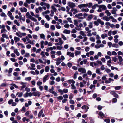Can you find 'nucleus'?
Returning a JSON list of instances; mask_svg holds the SVG:
<instances>
[{
    "mask_svg": "<svg viewBox=\"0 0 123 123\" xmlns=\"http://www.w3.org/2000/svg\"><path fill=\"white\" fill-rule=\"evenodd\" d=\"M50 69L49 67L48 66H46L45 68V70L46 72H48Z\"/></svg>",
    "mask_w": 123,
    "mask_h": 123,
    "instance_id": "nucleus-36",
    "label": "nucleus"
},
{
    "mask_svg": "<svg viewBox=\"0 0 123 123\" xmlns=\"http://www.w3.org/2000/svg\"><path fill=\"white\" fill-rule=\"evenodd\" d=\"M21 12H26L27 11V9L25 7H23V8H21L20 9Z\"/></svg>",
    "mask_w": 123,
    "mask_h": 123,
    "instance_id": "nucleus-20",
    "label": "nucleus"
},
{
    "mask_svg": "<svg viewBox=\"0 0 123 123\" xmlns=\"http://www.w3.org/2000/svg\"><path fill=\"white\" fill-rule=\"evenodd\" d=\"M78 71L81 73L84 74L86 73V69L83 67H80L78 69Z\"/></svg>",
    "mask_w": 123,
    "mask_h": 123,
    "instance_id": "nucleus-4",
    "label": "nucleus"
},
{
    "mask_svg": "<svg viewBox=\"0 0 123 123\" xmlns=\"http://www.w3.org/2000/svg\"><path fill=\"white\" fill-rule=\"evenodd\" d=\"M117 11L115 7H114L112 9V10L111 11V13L113 14H115L116 13V11Z\"/></svg>",
    "mask_w": 123,
    "mask_h": 123,
    "instance_id": "nucleus-19",
    "label": "nucleus"
},
{
    "mask_svg": "<svg viewBox=\"0 0 123 123\" xmlns=\"http://www.w3.org/2000/svg\"><path fill=\"white\" fill-rule=\"evenodd\" d=\"M100 8L102 9L103 10H106L107 9L106 6L105 5H100Z\"/></svg>",
    "mask_w": 123,
    "mask_h": 123,
    "instance_id": "nucleus-12",
    "label": "nucleus"
},
{
    "mask_svg": "<svg viewBox=\"0 0 123 123\" xmlns=\"http://www.w3.org/2000/svg\"><path fill=\"white\" fill-rule=\"evenodd\" d=\"M70 30L65 29L63 31V33L67 34H69L70 33Z\"/></svg>",
    "mask_w": 123,
    "mask_h": 123,
    "instance_id": "nucleus-17",
    "label": "nucleus"
},
{
    "mask_svg": "<svg viewBox=\"0 0 123 123\" xmlns=\"http://www.w3.org/2000/svg\"><path fill=\"white\" fill-rule=\"evenodd\" d=\"M82 16L83 14L82 13H79L75 15V16L80 19H82L83 18Z\"/></svg>",
    "mask_w": 123,
    "mask_h": 123,
    "instance_id": "nucleus-9",
    "label": "nucleus"
},
{
    "mask_svg": "<svg viewBox=\"0 0 123 123\" xmlns=\"http://www.w3.org/2000/svg\"><path fill=\"white\" fill-rule=\"evenodd\" d=\"M40 43L41 48L42 49H43L44 47L43 44L44 43V44L45 45H46L48 44V42L47 41H45V42H44L42 40L41 41Z\"/></svg>",
    "mask_w": 123,
    "mask_h": 123,
    "instance_id": "nucleus-2",
    "label": "nucleus"
},
{
    "mask_svg": "<svg viewBox=\"0 0 123 123\" xmlns=\"http://www.w3.org/2000/svg\"><path fill=\"white\" fill-rule=\"evenodd\" d=\"M118 31L117 30L114 31H112V33L113 35H114L117 33Z\"/></svg>",
    "mask_w": 123,
    "mask_h": 123,
    "instance_id": "nucleus-53",
    "label": "nucleus"
},
{
    "mask_svg": "<svg viewBox=\"0 0 123 123\" xmlns=\"http://www.w3.org/2000/svg\"><path fill=\"white\" fill-rule=\"evenodd\" d=\"M94 23L96 26L99 25V23L102 25H104V21L101 20L99 18L97 19V21H94Z\"/></svg>",
    "mask_w": 123,
    "mask_h": 123,
    "instance_id": "nucleus-1",
    "label": "nucleus"
},
{
    "mask_svg": "<svg viewBox=\"0 0 123 123\" xmlns=\"http://www.w3.org/2000/svg\"><path fill=\"white\" fill-rule=\"evenodd\" d=\"M95 72L99 75H101L103 74L102 72H101L99 68H97Z\"/></svg>",
    "mask_w": 123,
    "mask_h": 123,
    "instance_id": "nucleus-13",
    "label": "nucleus"
},
{
    "mask_svg": "<svg viewBox=\"0 0 123 123\" xmlns=\"http://www.w3.org/2000/svg\"><path fill=\"white\" fill-rule=\"evenodd\" d=\"M50 12L49 10H47L44 12H42V14L43 16H45V15H46V14H49Z\"/></svg>",
    "mask_w": 123,
    "mask_h": 123,
    "instance_id": "nucleus-10",
    "label": "nucleus"
},
{
    "mask_svg": "<svg viewBox=\"0 0 123 123\" xmlns=\"http://www.w3.org/2000/svg\"><path fill=\"white\" fill-rule=\"evenodd\" d=\"M32 37L34 39L37 40L38 39V36L36 35L33 34L32 35Z\"/></svg>",
    "mask_w": 123,
    "mask_h": 123,
    "instance_id": "nucleus-37",
    "label": "nucleus"
},
{
    "mask_svg": "<svg viewBox=\"0 0 123 123\" xmlns=\"http://www.w3.org/2000/svg\"><path fill=\"white\" fill-rule=\"evenodd\" d=\"M73 97V95L72 93H71L70 94L69 96V98L70 100L72 99Z\"/></svg>",
    "mask_w": 123,
    "mask_h": 123,
    "instance_id": "nucleus-50",
    "label": "nucleus"
},
{
    "mask_svg": "<svg viewBox=\"0 0 123 123\" xmlns=\"http://www.w3.org/2000/svg\"><path fill=\"white\" fill-rule=\"evenodd\" d=\"M58 99L60 100H62L63 99V97L62 96H60L57 97Z\"/></svg>",
    "mask_w": 123,
    "mask_h": 123,
    "instance_id": "nucleus-43",
    "label": "nucleus"
},
{
    "mask_svg": "<svg viewBox=\"0 0 123 123\" xmlns=\"http://www.w3.org/2000/svg\"><path fill=\"white\" fill-rule=\"evenodd\" d=\"M89 28H91L93 27V24L92 22H90L89 23V24L88 25Z\"/></svg>",
    "mask_w": 123,
    "mask_h": 123,
    "instance_id": "nucleus-35",
    "label": "nucleus"
},
{
    "mask_svg": "<svg viewBox=\"0 0 123 123\" xmlns=\"http://www.w3.org/2000/svg\"><path fill=\"white\" fill-rule=\"evenodd\" d=\"M14 53H15L17 56H19L20 55V53L18 51V50L17 49H16L14 50Z\"/></svg>",
    "mask_w": 123,
    "mask_h": 123,
    "instance_id": "nucleus-22",
    "label": "nucleus"
},
{
    "mask_svg": "<svg viewBox=\"0 0 123 123\" xmlns=\"http://www.w3.org/2000/svg\"><path fill=\"white\" fill-rule=\"evenodd\" d=\"M31 78L30 77H26L25 78V80L26 81H30L31 80Z\"/></svg>",
    "mask_w": 123,
    "mask_h": 123,
    "instance_id": "nucleus-48",
    "label": "nucleus"
},
{
    "mask_svg": "<svg viewBox=\"0 0 123 123\" xmlns=\"http://www.w3.org/2000/svg\"><path fill=\"white\" fill-rule=\"evenodd\" d=\"M61 37L64 40H67L66 38L64 35L63 34L62 35Z\"/></svg>",
    "mask_w": 123,
    "mask_h": 123,
    "instance_id": "nucleus-56",
    "label": "nucleus"
},
{
    "mask_svg": "<svg viewBox=\"0 0 123 123\" xmlns=\"http://www.w3.org/2000/svg\"><path fill=\"white\" fill-rule=\"evenodd\" d=\"M45 6H46L47 8L48 9H49L50 8V5L49 4L46 3V4H45Z\"/></svg>",
    "mask_w": 123,
    "mask_h": 123,
    "instance_id": "nucleus-59",
    "label": "nucleus"
},
{
    "mask_svg": "<svg viewBox=\"0 0 123 123\" xmlns=\"http://www.w3.org/2000/svg\"><path fill=\"white\" fill-rule=\"evenodd\" d=\"M78 7L80 9H81L82 7H84V4L79 5L78 6Z\"/></svg>",
    "mask_w": 123,
    "mask_h": 123,
    "instance_id": "nucleus-42",
    "label": "nucleus"
},
{
    "mask_svg": "<svg viewBox=\"0 0 123 123\" xmlns=\"http://www.w3.org/2000/svg\"><path fill=\"white\" fill-rule=\"evenodd\" d=\"M14 39L15 42L17 43V42L19 41L20 40V39L17 37H14Z\"/></svg>",
    "mask_w": 123,
    "mask_h": 123,
    "instance_id": "nucleus-25",
    "label": "nucleus"
},
{
    "mask_svg": "<svg viewBox=\"0 0 123 123\" xmlns=\"http://www.w3.org/2000/svg\"><path fill=\"white\" fill-rule=\"evenodd\" d=\"M107 34H102L101 35V37L103 39H104L105 37H107Z\"/></svg>",
    "mask_w": 123,
    "mask_h": 123,
    "instance_id": "nucleus-30",
    "label": "nucleus"
},
{
    "mask_svg": "<svg viewBox=\"0 0 123 123\" xmlns=\"http://www.w3.org/2000/svg\"><path fill=\"white\" fill-rule=\"evenodd\" d=\"M81 52L79 51H75L74 52V53L75 56H77V55L81 53Z\"/></svg>",
    "mask_w": 123,
    "mask_h": 123,
    "instance_id": "nucleus-26",
    "label": "nucleus"
},
{
    "mask_svg": "<svg viewBox=\"0 0 123 123\" xmlns=\"http://www.w3.org/2000/svg\"><path fill=\"white\" fill-rule=\"evenodd\" d=\"M71 89H76V87L75 86L74 84L71 85Z\"/></svg>",
    "mask_w": 123,
    "mask_h": 123,
    "instance_id": "nucleus-54",
    "label": "nucleus"
},
{
    "mask_svg": "<svg viewBox=\"0 0 123 123\" xmlns=\"http://www.w3.org/2000/svg\"><path fill=\"white\" fill-rule=\"evenodd\" d=\"M23 95V93L22 92H18L16 94V95L17 96L18 95V97H20L22 96Z\"/></svg>",
    "mask_w": 123,
    "mask_h": 123,
    "instance_id": "nucleus-24",
    "label": "nucleus"
},
{
    "mask_svg": "<svg viewBox=\"0 0 123 123\" xmlns=\"http://www.w3.org/2000/svg\"><path fill=\"white\" fill-rule=\"evenodd\" d=\"M74 24L77 27H79L78 23L79 21L76 20H74Z\"/></svg>",
    "mask_w": 123,
    "mask_h": 123,
    "instance_id": "nucleus-33",
    "label": "nucleus"
},
{
    "mask_svg": "<svg viewBox=\"0 0 123 123\" xmlns=\"http://www.w3.org/2000/svg\"><path fill=\"white\" fill-rule=\"evenodd\" d=\"M80 34L83 36H86V35L85 34L84 32L83 31H80Z\"/></svg>",
    "mask_w": 123,
    "mask_h": 123,
    "instance_id": "nucleus-44",
    "label": "nucleus"
},
{
    "mask_svg": "<svg viewBox=\"0 0 123 123\" xmlns=\"http://www.w3.org/2000/svg\"><path fill=\"white\" fill-rule=\"evenodd\" d=\"M54 14V12L53 10H51V13L50 14V16L51 17L53 16Z\"/></svg>",
    "mask_w": 123,
    "mask_h": 123,
    "instance_id": "nucleus-51",
    "label": "nucleus"
},
{
    "mask_svg": "<svg viewBox=\"0 0 123 123\" xmlns=\"http://www.w3.org/2000/svg\"><path fill=\"white\" fill-rule=\"evenodd\" d=\"M81 11L82 12H87L89 11V9L88 8H83L81 9Z\"/></svg>",
    "mask_w": 123,
    "mask_h": 123,
    "instance_id": "nucleus-32",
    "label": "nucleus"
},
{
    "mask_svg": "<svg viewBox=\"0 0 123 123\" xmlns=\"http://www.w3.org/2000/svg\"><path fill=\"white\" fill-rule=\"evenodd\" d=\"M50 28L53 30H55V26L53 25H51L50 26Z\"/></svg>",
    "mask_w": 123,
    "mask_h": 123,
    "instance_id": "nucleus-57",
    "label": "nucleus"
},
{
    "mask_svg": "<svg viewBox=\"0 0 123 123\" xmlns=\"http://www.w3.org/2000/svg\"><path fill=\"white\" fill-rule=\"evenodd\" d=\"M28 18H30L31 20L35 22H36L37 21V20L36 19L31 15L29 17H28Z\"/></svg>",
    "mask_w": 123,
    "mask_h": 123,
    "instance_id": "nucleus-14",
    "label": "nucleus"
},
{
    "mask_svg": "<svg viewBox=\"0 0 123 123\" xmlns=\"http://www.w3.org/2000/svg\"><path fill=\"white\" fill-rule=\"evenodd\" d=\"M35 41L34 40H33L32 41L31 40H28V41L27 42V43H29L32 45H34V42H35Z\"/></svg>",
    "mask_w": 123,
    "mask_h": 123,
    "instance_id": "nucleus-16",
    "label": "nucleus"
},
{
    "mask_svg": "<svg viewBox=\"0 0 123 123\" xmlns=\"http://www.w3.org/2000/svg\"><path fill=\"white\" fill-rule=\"evenodd\" d=\"M111 59H110V60L107 61V64L108 66L110 67H111Z\"/></svg>",
    "mask_w": 123,
    "mask_h": 123,
    "instance_id": "nucleus-28",
    "label": "nucleus"
},
{
    "mask_svg": "<svg viewBox=\"0 0 123 123\" xmlns=\"http://www.w3.org/2000/svg\"><path fill=\"white\" fill-rule=\"evenodd\" d=\"M45 16L47 21H49L50 20L51 18L48 15H45Z\"/></svg>",
    "mask_w": 123,
    "mask_h": 123,
    "instance_id": "nucleus-39",
    "label": "nucleus"
},
{
    "mask_svg": "<svg viewBox=\"0 0 123 123\" xmlns=\"http://www.w3.org/2000/svg\"><path fill=\"white\" fill-rule=\"evenodd\" d=\"M55 6L53 4L51 6V8L53 10V11H54L55 12H56L57 11V9L55 7Z\"/></svg>",
    "mask_w": 123,
    "mask_h": 123,
    "instance_id": "nucleus-29",
    "label": "nucleus"
},
{
    "mask_svg": "<svg viewBox=\"0 0 123 123\" xmlns=\"http://www.w3.org/2000/svg\"><path fill=\"white\" fill-rule=\"evenodd\" d=\"M17 44L18 46H20L22 48H24L25 46H24L23 44L20 43H18Z\"/></svg>",
    "mask_w": 123,
    "mask_h": 123,
    "instance_id": "nucleus-40",
    "label": "nucleus"
},
{
    "mask_svg": "<svg viewBox=\"0 0 123 123\" xmlns=\"http://www.w3.org/2000/svg\"><path fill=\"white\" fill-rule=\"evenodd\" d=\"M43 109H42L39 112V114L38 115V117H41V116L42 114V113L43 112Z\"/></svg>",
    "mask_w": 123,
    "mask_h": 123,
    "instance_id": "nucleus-34",
    "label": "nucleus"
},
{
    "mask_svg": "<svg viewBox=\"0 0 123 123\" xmlns=\"http://www.w3.org/2000/svg\"><path fill=\"white\" fill-rule=\"evenodd\" d=\"M57 49L59 50H62L63 48V47L62 46H57Z\"/></svg>",
    "mask_w": 123,
    "mask_h": 123,
    "instance_id": "nucleus-41",
    "label": "nucleus"
},
{
    "mask_svg": "<svg viewBox=\"0 0 123 123\" xmlns=\"http://www.w3.org/2000/svg\"><path fill=\"white\" fill-rule=\"evenodd\" d=\"M67 4L68 6L71 8H74L76 6L75 4L72 2H69Z\"/></svg>",
    "mask_w": 123,
    "mask_h": 123,
    "instance_id": "nucleus-3",
    "label": "nucleus"
},
{
    "mask_svg": "<svg viewBox=\"0 0 123 123\" xmlns=\"http://www.w3.org/2000/svg\"><path fill=\"white\" fill-rule=\"evenodd\" d=\"M67 66L69 68L71 67L72 66V64L70 62L68 63L67 64Z\"/></svg>",
    "mask_w": 123,
    "mask_h": 123,
    "instance_id": "nucleus-62",
    "label": "nucleus"
},
{
    "mask_svg": "<svg viewBox=\"0 0 123 123\" xmlns=\"http://www.w3.org/2000/svg\"><path fill=\"white\" fill-rule=\"evenodd\" d=\"M20 83L22 85V86L20 87V90H22L23 89L25 88L26 86L27 83L26 82H21Z\"/></svg>",
    "mask_w": 123,
    "mask_h": 123,
    "instance_id": "nucleus-5",
    "label": "nucleus"
},
{
    "mask_svg": "<svg viewBox=\"0 0 123 123\" xmlns=\"http://www.w3.org/2000/svg\"><path fill=\"white\" fill-rule=\"evenodd\" d=\"M49 76V75H47L44 77L43 80V81L44 82H45L46 80H48Z\"/></svg>",
    "mask_w": 123,
    "mask_h": 123,
    "instance_id": "nucleus-11",
    "label": "nucleus"
},
{
    "mask_svg": "<svg viewBox=\"0 0 123 123\" xmlns=\"http://www.w3.org/2000/svg\"><path fill=\"white\" fill-rule=\"evenodd\" d=\"M4 32H7V31L5 29H2L1 31V33H3Z\"/></svg>",
    "mask_w": 123,
    "mask_h": 123,
    "instance_id": "nucleus-60",
    "label": "nucleus"
},
{
    "mask_svg": "<svg viewBox=\"0 0 123 123\" xmlns=\"http://www.w3.org/2000/svg\"><path fill=\"white\" fill-rule=\"evenodd\" d=\"M63 92L64 93H67L68 92V90L67 89H64L63 90Z\"/></svg>",
    "mask_w": 123,
    "mask_h": 123,
    "instance_id": "nucleus-61",
    "label": "nucleus"
},
{
    "mask_svg": "<svg viewBox=\"0 0 123 123\" xmlns=\"http://www.w3.org/2000/svg\"><path fill=\"white\" fill-rule=\"evenodd\" d=\"M53 50V48L51 47L49 48H48L46 49V50L47 52H49V51H52Z\"/></svg>",
    "mask_w": 123,
    "mask_h": 123,
    "instance_id": "nucleus-38",
    "label": "nucleus"
},
{
    "mask_svg": "<svg viewBox=\"0 0 123 123\" xmlns=\"http://www.w3.org/2000/svg\"><path fill=\"white\" fill-rule=\"evenodd\" d=\"M32 95V93L31 92H26L23 95L24 97L25 98L28 97V96L31 97Z\"/></svg>",
    "mask_w": 123,
    "mask_h": 123,
    "instance_id": "nucleus-6",
    "label": "nucleus"
},
{
    "mask_svg": "<svg viewBox=\"0 0 123 123\" xmlns=\"http://www.w3.org/2000/svg\"><path fill=\"white\" fill-rule=\"evenodd\" d=\"M13 100L12 99H10L8 102V103L10 105L12 104L13 102Z\"/></svg>",
    "mask_w": 123,
    "mask_h": 123,
    "instance_id": "nucleus-63",
    "label": "nucleus"
},
{
    "mask_svg": "<svg viewBox=\"0 0 123 123\" xmlns=\"http://www.w3.org/2000/svg\"><path fill=\"white\" fill-rule=\"evenodd\" d=\"M59 43H57L55 44V45H59L60 46H62L63 43L62 39L61 38H59Z\"/></svg>",
    "mask_w": 123,
    "mask_h": 123,
    "instance_id": "nucleus-8",
    "label": "nucleus"
},
{
    "mask_svg": "<svg viewBox=\"0 0 123 123\" xmlns=\"http://www.w3.org/2000/svg\"><path fill=\"white\" fill-rule=\"evenodd\" d=\"M93 18V16L92 15H89L86 19V20L87 21H89L91 20Z\"/></svg>",
    "mask_w": 123,
    "mask_h": 123,
    "instance_id": "nucleus-21",
    "label": "nucleus"
},
{
    "mask_svg": "<svg viewBox=\"0 0 123 123\" xmlns=\"http://www.w3.org/2000/svg\"><path fill=\"white\" fill-rule=\"evenodd\" d=\"M32 93V95L35 96H37L39 97L40 95L41 92H39L37 91L35 92H33Z\"/></svg>",
    "mask_w": 123,
    "mask_h": 123,
    "instance_id": "nucleus-7",
    "label": "nucleus"
},
{
    "mask_svg": "<svg viewBox=\"0 0 123 123\" xmlns=\"http://www.w3.org/2000/svg\"><path fill=\"white\" fill-rule=\"evenodd\" d=\"M119 61L120 62H122L123 60V59H122V57L120 56H118V57Z\"/></svg>",
    "mask_w": 123,
    "mask_h": 123,
    "instance_id": "nucleus-45",
    "label": "nucleus"
},
{
    "mask_svg": "<svg viewBox=\"0 0 123 123\" xmlns=\"http://www.w3.org/2000/svg\"><path fill=\"white\" fill-rule=\"evenodd\" d=\"M69 24H66L64 26V27L67 28H68L69 27Z\"/></svg>",
    "mask_w": 123,
    "mask_h": 123,
    "instance_id": "nucleus-58",
    "label": "nucleus"
},
{
    "mask_svg": "<svg viewBox=\"0 0 123 123\" xmlns=\"http://www.w3.org/2000/svg\"><path fill=\"white\" fill-rule=\"evenodd\" d=\"M90 41L92 42H95V39L94 37H91L89 38Z\"/></svg>",
    "mask_w": 123,
    "mask_h": 123,
    "instance_id": "nucleus-47",
    "label": "nucleus"
},
{
    "mask_svg": "<svg viewBox=\"0 0 123 123\" xmlns=\"http://www.w3.org/2000/svg\"><path fill=\"white\" fill-rule=\"evenodd\" d=\"M2 36L4 38H6V39L8 38L7 35L5 34H3L2 35Z\"/></svg>",
    "mask_w": 123,
    "mask_h": 123,
    "instance_id": "nucleus-49",
    "label": "nucleus"
},
{
    "mask_svg": "<svg viewBox=\"0 0 123 123\" xmlns=\"http://www.w3.org/2000/svg\"><path fill=\"white\" fill-rule=\"evenodd\" d=\"M17 29L16 28V25H14L12 27V30L14 32H16Z\"/></svg>",
    "mask_w": 123,
    "mask_h": 123,
    "instance_id": "nucleus-18",
    "label": "nucleus"
},
{
    "mask_svg": "<svg viewBox=\"0 0 123 123\" xmlns=\"http://www.w3.org/2000/svg\"><path fill=\"white\" fill-rule=\"evenodd\" d=\"M40 38L41 39H42L43 40L45 39V36L43 34H40Z\"/></svg>",
    "mask_w": 123,
    "mask_h": 123,
    "instance_id": "nucleus-31",
    "label": "nucleus"
},
{
    "mask_svg": "<svg viewBox=\"0 0 123 123\" xmlns=\"http://www.w3.org/2000/svg\"><path fill=\"white\" fill-rule=\"evenodd\" d=\"M102 19L104 20H105L107 21L110 20L109 17L106 16H104Z\"/></svg>",
    "mask_w": 123,
    "mask_h": 123,
    "instance_id": "nucleus-15",
    "label": "nucleus"
},
{
    "mask_svg": "<svg viewBox=\"0 0 123 123\" xmlns=\"http://www.w3.org/2000/svg\"><path fill=\"white\" fill-rule=\"evenodd\" d=\"M16 35L18 37H22V36L21 34V33L16 32Z\"/></svg>",
    "mask_w": 123,
    "mask_h": 123,
    "instance_id": "nucleus-46",
    "label": "nucleus"
},
{
    "mask_svg": "<svg viewBox=\"0 0 123 123\" xmlns=\"http://www.w3.org/2000/svg\"><path fill=\"white\" fill-rule=\"evenodd\" d=\"M69 82L71 83V85H74L75 83V82L74 81L73 79H70L68 80Z\"/></svg>",
    "mask_w": 123,
    "mask_h": 123,
    "instance_id": "nucleus-23",
    "label": "nucleus"
},
{
    "mask_svg": "<svg viewBox=\"0 0 123 123\" xmlns=\"http://www.w3.org/2000/svg\"><path fill=\"white\" fill-rule=\"evenodd\" d=\"M90 49V48L89 47H86L85 49V51L86 52H88L89 51Z\"/></svg>",
    "mask_w": 123,
    "mask_h": 123,
    "instance_id": "nucleus-52",
    "label": "nucleus"
},
{
    "mask_svg": "<svg viewBox=\"0 0 123 123\" xmlns=\"http://www.w3.org/2000/svg\"><path fill=\"white\" fill-rule=\"evenodd\" d=\"M121 88V86H116L115 87V89L117 90H119Z\"/></svg>",
    "mask_w": 123,
    "mask_h": 123,
    "instance_id": "nucleus-55",
    "label": "nucleus"
},
{
    "mask_svg": "<svg viewBox=\"0 0 123 123\" xmlns=\"http://www.w3.org/2000/svg\"><path fill=\"white\" fill-rule=\"evenodd\" d=\"M78 12V11L76 9H74V11L73 12V13L74 14H75Z\"/></svg>",
    "mask_w": 123,
    "mask_h": 123,
    "instance_id": "nucleus-64",
    "label": "nucleus"
},
{
    "mask_svg": "<svg viewBox=\"0 0 123 123\" xmlns=\"http://www.w3.org/2000/svg\"><path fill=\"white\" fill-rule=\"evenodd\" d=\"M105 12L106 14V15L107 16H110L111 14V13L109 12V11L107 10H106L105 11Z\"/></svg>",
    "mask_w": 123,
    "mask_h": 123,
    "instance_id": "nucleus-27",
    "label": "nucleus"
}]
</instances>
